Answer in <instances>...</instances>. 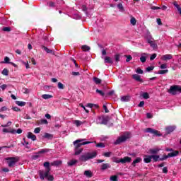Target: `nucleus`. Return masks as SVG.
<instances>
[{"label": "nucleus", "instance_id": "nucleus-1", "mask_svg": "<svg viewBox=\"0 0 181 181\" xmlns=\"http://www.w3.org/2000/svg\"><path fill=\"white\" fill-rule=\"evenodd\" d=\"M44 166L46 168L45 171H40V177L42 180H45V178L47 179V180L53 181L54 180V177L53 175H50V163L45 162L44 163Z\"/></svg>", "mask_w": 181, "mask_h": 181}, {"label": "nucleus", "instance_id": "nucleus-2", "mask_svg": "<svg viewBox=\"0 0 181 181\" xmlns=\"http://www.w3.org/2000/svg\"><path fill=\"white\" fill-rule=\"evenodd\" d=\"M179 155V151H175L173 153H169L168 156H164V158H160L158 155H151V159L154 160V162H158V160H165V159H168V158H173V156H177Z\"/></svg>", "mask_w": 181, "mask_h": 181}, {"label": "nucleus", "instance_id": "nucleus-3", "mask_svg": "<svg viewBox=\"0 0 181 181\" xmlns=\"http://www.w3.org/2000/svg\"><path fill=\"white\" fill-rule=\"evenodd\" d=\"M96 156H97V151L86 153L80 156L79 160H81V162H87V160H89V159H93Z\"/></svg>", "mask_w": 181, "mask_h": 181}, {"label": "nucleus", "instance_id": "nucleus-4", "mask_svg": "<svg viewBox=\"0 0 181 181\" xmlns=\"http://www.w3.org/2000/svg\"><path fill=\"white\" fill-rule=\"evenodd\" d=\"M169 94L171 95H176L177 94H181V86L179 85H174L170 87V89L168 90Z\"/></svg>", "mask_w": 181, "mask_h": 181}, {"label": "nucleus", "instance_id": "nucleus-5", "mask_svg": "<svg viewBox=\"0 0 181 181\" xmlns=\"http://www.w3.org/2000/svg\"><path fill=\"white\" fill-rule=\"evenodd\" d=\"M131 138V133H124V135L117 138V139L115 141V145H119V144H122V142H125L127 139H129Z\"/></svg>", "mask_w": 181, "mask_h": 181}, {"label": "nucleus", "instance_id": "nucleus-6", "mask_svg": "<svg viewBox=\"0 0 181 181\" xmlns=\"http://www.w3.org/2000/svg\"><path fill=\"white\" fill-rule=\"evenodd\" d=\"M86 139H77L74 141V149H80L82 145H88V144H91V141H83Z\"/></svg>", "mask_w": 181, "mask_h": 181}, {"label": "nucleus", "instance_id": "nucleus-7", "mask_svg": "<svg viewBox=\"0 0 181 181\" xmlns=\"http://www.w3.org/2000/svg\"><path fill=\"white\" fill-rule=\"evenodd\" d=\"M5 160H7V163L9 166V168H13L16 163L19 161V158L18 157H8L6 158Z\"/></svg>", "mask_w": 181, "mask_h": 181}, {"label": "nucleus", "instance_id": "nucleus-8", "mask_svg": "<svg viewBox=\"0 0 181 181\" xmlns=\"http://www.w3.org/2000/svg\"><path fill=\"white\" fill-rule=\"evenodd\" d=\"M146 39L147 42L150 44V46L153 47V49H156L158 47V45L155 43V40L152 38V35H151V33H149L148 31L147 32Z\"/></svg>", "mask_w": 181, "mask_h": 181}, {"label": "nucleus", "instance_id": "nucleus-9", "mask_svg": "<svg viewBox=\"0 0 181 181\" xmlns=\"http://www.w3.org/2000/svg\"><path fill=\"white\" fill-rule=\"evenodd\" d=\"M144 132H147L149 134H153V135H155L156 136H161L162 134H160V133L159 132V131L153 129L152 128H146L144 129Z\"/></svg>", "mask_w": 181, "mask_h": 181}, {"label": "nucleus", "instance_id": "nucleus-10", "mask_svg": "<svg viewBox=\"0 0 181 181\" xmlns=\"http://www.w3.org/2000/svg\"><path fill=\"white\" fill-rule=\"evenodd\" d=\"M86 107H88V108H90L93 114H95V111H94L95 110H98V105H95L93 103H88Z\"/></svg>", "mask_w": 181, "mask_h": 181}, {"label": "nucleus", "instance_id": "nucleus-11", "mask_svg": "<svg viewBox=\"0 0 181 181\" xmlns=\"http://www.w3.org/2000/svg\"><path fill=\"white\" fill-rule=\"evenodd\" d=\"M110 121V117H104L102 116L101 117H99V124H107Z\"/></svg>", "mask_w": 181, "mask_h": 181}, {"label": "nucleus", "instance_id": "nucleus-12", "mask_svg": "<svg viewBox=\"0 0 181 181\" xmlns=\"http://www.w3.org/2000/svg\"><path fill=\"white\" fill-rule=\"evenodd\" d=\"M3 132L4 133V134H8V133H9V134H16V129H12V128H8V129H6V128H4V129H3Z\"/></svg>", "mask_w": 181, "mask_h": 181}, {"label": "nucleus", "instance_id": "nucleus-13", "mask_svg": "<svg viewBox=\"0 0 181 181\" xmlns=\"http://www.w3.org/2000/svg\"><path fill=\"white\" fill-rule=\"evenodd\" d=\"M175 129H176V126H168L165 127V132L166 134H172Z\"/></svg>", "mask_w": 181, "mask_h": 181}, {"label": "nucleus", "instance_id": "nucleus-14", "mask_svg": "<svg viewBox=\"0 0 181 181\" xmlns=\"http://www.w3.org/2000/svg\"><path fill=\"white\" fill-rule=\"evenodd\" d=\"M102 59H104V62L105 64L108 63L109 64H112V63H114V61H112V58L110 57H102Z\"/></svg>", "mask_w": 181, "mask_h": 181}, {"label": "nucleus", "instance_id": "nucleus-15", "mask_svg": "<svg viewBox=\"0 0 181 181\" xmlns=\"http://www.w3.org/2000/svg\"><path fill=\"white\" fill-rule=\"evenodd\" d=\"M131 160H132V158L131 157H124L123 158H121V163H131Z\"/></svg>", "mask_w": 181, "mask_h": 181}, {"label": "nucleus", "instance_id": "nucleus-16", "mask_svg": "<svg viewBox=\"0 0 181 181\" xmlns=\"http://www.w3.org/2000/svg\"><path fill=\"white\" fill-rule=\"evenodd\" d=\"M132 77L136 81H139L140 83H144V80H142V78H141V76H139L138 74H133L132 76Z\"/></svg>", "mask_w": 181, "mask_h": 181}, {"label": "nucleus", "instance_id": "nucleus-17", "mask_svg": "<svg viewBox=\"0 0 181 181\" xmlns=\"http://www.w3.org/2000/svg\"><path fill=\"white\" fill-rule=\"evenodd\" d=\"M42 49H43V50H45V52H46V53H49L50 54H55L54 52L50 49H49L47 47L45 46V45H42L41 46Z\"/></svg>", "mask_w": 181, "mask_h": 181}, {"label": "nucleus", "instance_id": "nucleus-18", "mask_svg": "<svg viewBox=\"0 0 181 181\" xmlns=\"http://www.w3.org/2000/svg\"><path fill=\"white\" fill-rule=\"evenodd\" d=\"M110 168H111V165H110V163H103L100 166L101 170H105L107 169H110Z\"/></svg>", "mask_w": 181, "mask_h": 181}, {"label": "nucleus", "instance_id": "nucleus-19", "mask_svg": "<svg viewBox=\"0 0 181 181\" xmlns=\"http://www.w3.org/2000/svg\"><path fill=\"white\" fill-rule=\"evenodd\" d=\"M144 161L145 163H151L152 162V158L151 156H144Z\"/></svg>", "mask_w": 181, "mask_h": 181}, {"label": "nucleus", "instance_id": "nucleus-20", "mask_svg": "<svg viewBox=\"0 0 181 181\" xmlns=\"http://www.w3.org/2000/svg\"><path fill=\"white\" fill-rule=\"evenodd\" d=\"M63 163V161L58 160L51 163V166H60Z\"/></svg>", "mask_w": 181, "mask_h": 181}, {"label": "nucleus", "instance_id": "nucleus-21", "mask_svg": "<svg viewBox=\"0 0 181 181\" xmlns=\"http://www.w3.org/2000/svg\"><path fill=\"white\" fill-rule=\"evenodd\" d=\"M83 175L86 176V177H93V172L91 170H85Z\"/></svg>", "mask_w": 181, "mask_h": 181}, {"label": "nucleus", "instance_id": "nucleus-22", "mask_svg": "<svg viewBox=\"0 0 181 181\" xmlns=\"http://www.w3.org/2000/svg\"><path fill=\"white\" fill-rule=\"evenodd\" d=\"M27 138L32 139V141H36V135L33 134L32 132H28Z\"/></svg>", "mask_w": 181, "mask_h": 181}, {"label": "nucleus", "instance_id": "nucleus-23", "mask_svg": "<svg viewBox=\"0 0 181 181\" xmlns=\"http://www.w3.org/2000/svg\"><path fill=\"white\" fill-rule=\"evenodd\" d=\"M77 162H78L77 160L72 159L67 163V165L68 166H74V165H76Z\"/></svg>", "mask_w": 181, "mask_h": 181}, {"label": "nucleus", "instance_id": "nucleus-24", "mask_svg": "<svg viewBox=\"0 0 181 181\" xmlns=\"http://www.w3.org/2000/svg\"><path fill=\"white\" fill-rule=\"evenodd\" d=\"M171 59H173V56H172V54H165L162 57V60L164 61L170 60Z\"/></svg>", "mask_w": 181, "mask_h": 181}, {"label": "nucleus", "instance_id": "nucleus-25", "mask_svg": "<svg viewBox=\"0 0 181 181\" xmlns=\"http://www.w3.org/2000/svg\"><path fill=\"white\" fill-rule=\"evenodd\" d=\"M173 5L175 6V8H176V9H177L178 13H179V14L180 15V16H181V7H180V6L179 4H177V2H176V1H174V2H173Z\"/></svg>", "mask_w": 181, "mask_h": 181}, {"label": "nucleus", "instance_id": "nucleus-26", "mask_svg": "<svg viewBox=\"0 0 181 181\" xmlns=\"http://www.w3.org/2000/svg\"><path fill=\"white\" fill-rule=\"evenodd\" d=\"M142 160V158H137L135 160L133 161L132 163V166L135 168L136 166V163H139Z\"/></svg>", "mask_w": 181, "mask_h": 181}, {"label": "nucleus", "instance_id": "nucleus-27", "mask_svg": "<svg viewBox=\"0 0 181 181\" xmlns=\"http://www.w3.org/2000/svg\"><path fill=\"white\" fill-rule=\"evenodd\" d=\"M160 151L159 148H151L148 151L149 153H151L152 155L156 154Z\"/></svg>", "mask_w": 181, "mask_h": 181}, {"label": "nucleus", "instance_id": "nucleus-28", "mask_svg": "<svg viewBox=\"0 0 181 181\" xmlns=\"http://www.w3.org/2000/svg\"><path fill=\"white\" fill-rule=\"evenodd\" d=\"M16 104L19 107H25L26 105V102H22L19 100L16 101Z\"/></svg>", "mask_w": 181, "mask_h": 181}, {"label": "nucleus", "instance_id": "nucleus-29", "mask_svg": "<svg viewBox=\"0 0 181 181\" xmlns=\"http://www.w3.org/2000/svg\"><path fill=\"white\" fill-rule=\"evenodd\" d=\"M81 49L83 52H90L91 48L88 45H83Z\"/></svg>", "mask_w": 181, "mask_h": 181}, {"label": "nucleus", "instance_id": "nucleus-30", "mask_svg": "<svg viewBox=\"0 0 181 181\" xmlns=\"http://www.w3.org/2000/svg\"><path fill=\"white\" fill-rule=\"evenodd\" d=\"M42 98H43L44 100H49L50 98H53V95L44 94L42 95Z\"/></svg>", "mask_w": 181, "mask_h": 181}, {"label": "nucleus", "instance_id": "nucleus-31", "mask_svg": "<svg viewBox=\"0 0 181 181\" xmlns=\"http://www.w3.org/2000/svg\"><path fill=\"white\" fill-rule=\"evenodd\" d=\"M43 138H45L47 139H52L53 138V135L49 133H45L43 136Z\"/></svg>", "mask_w": 181, "mask_h": 181}, {"label": "nucleus", "instance_id": "nucleus-32", "mask_svg": "<svg viewBox=\"0 0 181 181\" xmlns=\"http://www.w3.org/2000/svg\"><path fill=\"white\" fill-rule=\"evenodd\" d=\"M95 144H96L97 148H105V144L104 143H98L97 141H94Z\"/></svg>", "mask_w": 181, "mask_h": 181}, {"label": "nucleus", "instance_id": "nucleus-33", "mask_svg": "<svg viewBox=\"0 0 181 181\" xmlns=\"http://www.w3.org/2000/svg\"><path fill=\"white\" fill-rule=\"evenodd\" d=\"M74 151H75V153L74 155L77 156V155H80V153H81V152H83V148H74Z\"/></svg>", "mask_w": 181, "mask_h": 181}, {"label": "nucleus", "instance_id": "nucleus-34", "mask_svg": "<svg viewBox=\"0 0 181 181\" xmlns=\"http://www.w3.org/2000/svg\"><path fill=\"white\" fill-rule=\"evenodd\" d=\"M141 96L143 98H144V100H148V98H149V93H148V92L143 93Z\"/></svg>", "mask_w": 181, "mask_h": 181}, {"label": "nucleus", "instance_id": "nucleus-35", "mask_svg": "<svg viewBox=\"0 0 181 181\" xmlns=\"http://www.w3.org/2000/svg\"><path fill=\"white\" fill-rule=\"evenodd\" d=\"M169 70L165 69V70H160L157 72V74H166V73H168Z\"/></svg>", "mask_w": 181, "mask_h": 181}, {"label": "nucleus", "instance_id": "nucleus-36", "mask_svg": "<svg viewBox=\"0 0 181 181\" xmlns=\"http://www.w3.org/2000/svg\"><path fill=\"white\" fill-rule=\"evenodd\" d=\"M93 81L96 84H101V79L97 78V77H93Z\"/></svg>", "mask_w": 181, "mask_h": 181}, {"label": "nucleus", "instance_id": "nucleus-37", "mask_svg": "<svg viewBox=\"0 0 181 181\" xmlns=\"http://www.w3.org/2000/svg\"><path fill=\"white\" fill-rule=\"evenodd\" d=\"M74 124L76 126V127H80V125H81L83 124V122L79 121V120H75L74 121Z\"/></svg>", "mask_w": 181, "mask_h": 181}, {"label": "nucleus", "instance_id": "nucleus-38", "mask_svg": "<svg viewBox=\"0 0 181 181\" xmlns=\"http://www.w3.org/2000/svg\"><path fill=\"white\" fill-rule=\"evenodd\" d=\"M130 23H132L133 26H135L136 25V19H135L134 17H132L130 20Z\"/></svg>", "mask_w": 181, "mask_h": 181}, {"label": "nucleus", "instance_id": "nucleus-39", "mask_svg": "<svg viewBox=\"0 0 181 181\" xmlns=\"http://www.w3.org/2000/svg\"><path fill=\"white\" fill-rule=\"evenodd\" d=\"M1 74H3V76H8L9 74V71L7 69H4Z\"/></svg>", "mask_w": 181, "mask_h": 181}, {"label": "nucleus", "instance_id": "nucleus-40", "mask_svg": "<svg viewBox=\"0 0 181 181\" xmlns=\"http://www.w3.org/2000/svg\"><path fill=\"white\" fill-rule=\"evenodd\" d=\"M96 93L98 94H100V95H102V97H104V95H105V93L100 89H96Z\"/></svg>", "mask_w": 181, "mask_h": 181}, {"label": "nucleus", "instance_id": "nucleus-41", "mask_svg": "<svg viewBox=\"0 0 181 181\" xmlns=\"http://www.w3.org/2000/svg\"><path fill=\"white\" fill-rule=\"evenodd\" d=\"M121 101H124V102L129 101V96H122L121 98Z\"/></svg>", "mask_w": 181, "mask_h": 181}, {"label": "nucleus", "instance_id": "nucleus-42", "mask_svg": "<svg viewBox=\"0 0 181 181\" xmlns=\"http://www.w3.org/2000/svg\"><path fill=\"white\" fill-rule=\"evenodd\" d=\"M124 57L127 58L126 59L127 63H129V62H131V60H132V56L131 55H124Z\"/></svg>", "mask_w": 181, "mask_h": 181}, {"label": "nucleus", "instance_id": "nucleus-43", "mask_svg": "<svg viewBox=\"0 0 181 181\" xmlns=\"http://www.w3.org/2000/svg\"><path fill=\"white\" fill-rule=\"evenodd\" d=\"M117 8H118V9H119V11H121L122 12H124V6H122V3H119L117 5Z\"/></svg>", "mask_w": 181, "mask_h": 181}, {"label": "nucleus", "instance_id": "nucleus-44", "mask_svg": "<svg viewBox=\"0 0 181 181\" xmlns=\"http://www.w3.org/2000/svg\"><path fill=\"white\" fill-rule=\"evenodd\" d=\"M40 158V153L38 152V153H35L33 156V159H37Z\"/></svg>", "mask_w": 181, "mask_h": 181}, {"label": "nucleus", "instance_id": "nucleus-45", "mask_svg": "<svg viewBox=\"0 0 181 181\" xmlns=\"http://www.w3.org/2000/svg\"><path fill=\"white\" fill-rule=\"evenodd\" d=\"M58 88H59V90H64V85H63V83H62V82H59L58 83Z\"/></svg>", "mask_w": 181, "mask_h": 181}, {"label": "nucleus", "instance_id": "nucleus-46", "mask_svg": "<svg viewBox=\"0 0 181 181\" xmlns=\"http://www.w3.org/2000/svg\"><path fill=\"white\" fill-rule=\"evenodd\" d=\"M111 181H118V176L117 175H112L110 177Z\"/></svg>", "mask_w": 181, "mask_h": 181}, {"label": "nucleus", "instance_id": "nucleus-47", "mask_svg": "<svg viewBox=\"0 0 181 181\" xmlns=\"http://www.w3.org/2000/svg\"><path fill=\"white\" fill-rule=\"evenodd\" d=\"M112 154V153H111V152H106V153H104L103 155L105 158H110Z\"/></svg>", "mask_w": 181, "mask_h": 181}, {"label": "nucleus", "instance_id": "nucleus-48", "mask_svg": "<svg viewBox=\"0 0 181 181\" xmlns=\"http://www.w3.org/2000/svg\"><path fill=\"white\" fill-rule=\"evenodd\" d=\"M22 64H24V66H25V69H30V66H29V62H28V61L26 62H25L24 61H21Z\"/></svg>", "mask_w": 181, "mask_h": 181}, {"label": "nucleus", "instance_id": "nucleus-49", "mask_svg": "<svg viewBox=\"0 0 181 181\" xmlns=\"http://www.w3.org/2000/svg\"><path fill=\"white\" fill-rule=\"evenodd\" d=\"M119 57H120L119 54H117L115 55V60L117 63H118V62H119Z\"/></svg>", "mask_w": 181, "mask_h": 181}, {"label": "nucleus", "instance_id": "nucleus-50", "mask_svg": "<svg viewBox=\"0 0 181 181\" xmlns=\"http://www.w3.org/2000/svg\"><path fill=\"white\" fill-rule=\"evenodd\" d=\"M47 152H49V149L45 148V149H42L41 151H38V153H40H40H46Z\"/></svg>", "mask_w": 181, "mask_h": 181}, {"label": "nucleus", "instance_id": "nucleus-51", "mask_svg": "<svg viewBox=\"0 0 181 181\" xmlns=\"http://www.w3.org/2000/svg\"><path fill=\"white\" fill-rule=\"evenodd\" d=\"M4 32H11V27H4L2 28Z\"/></svg>", "mask_w": 181, "mask_h": 181}, {"label": "nucleus", "instance_id": "nucleus-52", "mask_svg": "<svg viewBox=\"0 0 181 181\" xmlns=\"http://www.w3.org/2000/svg\"><path fill=\"white\" fill-rule=\"evenodd\" d=\"M153 69H155V66H148L146 69V71H152V70H153Z\"/></svg>", "mask_w": 181, "mask_h": 181}, {"label": "nucleus", "instance_id": "nucleus-53", "mask_svg": "<svg viewBox=\"0 0 181 181\" xmlns=\"http://www.w3.org/2000/svg\"><path fill=\"white\" fill-rule=\"evenodd\" d=\"M138 74H144V71L141 68H138L136 71Z\"/></svg>", "mask_w": 181, "mask_h": 181}, {"label": "nucleus", "instance_id": "nucleus-54", "mask_svg": "<svg viewBox=\"0 0 181 181\" xmlns=\"http://www.w3.org/2000/svg\"><path fill=\"white\" fill-rule=\"evenodd\" d=\"M140 61L141 62V63H145V62H146V57L141 56L140 57Z\"/></svg>", "mask_w": 181, "mask_h": 181}, {"label": "nucleus", "instance_id": "nucleus-55", "mask_svg": "<svg viewBox=\"0 0 181 181\" xmlns=\"http://www.w3.org/2000/svg\"><path fill=\"white\" fill-rule=\"evenodd\" d=\"M23 91L24 94H29V93H30V90L26 88H23Z\"/></svg>", "mask_w": 181, "mask_h": 181}, {"label": "nucleus", "instance_id": "nucleus-56", "mask_svg": "<svg viewBox=\"0 0 181 181\" xmlns=\"http://www.w3.org/2000/svg\"><path fill=\"white\" fill-rule=\"evenodd\" d=\"M9 60H10L9 57H6L4 58V63L10 64L11 62H9Z\"/></svg>", "mask_w": 181, "mask_h": 181}, {"label": "nucleus", "instance_id": "nucleus-57", "mask_svg": "<svg viewBox=\"0 0 181 181\" xmlns=\"http://www.w3.org/2000/svg\"><path fill=\"white\" fill-rule=\"evenodd\" d=\"M113 162H115V163H121V158H116L114 159Z\"/></svg>", "mask_w": 181, "mask_h": 181}, {"label": "nucleus", "instance_id": "nucleus-58", "mask_svg": "<svg viewBox=\"0 0 181 181\" xmlns=\"http://www.w3.org/2000/svg\"><path fill=\"white\" fill-rule=\"evenodd\" d=\"M103 110L106 114L110 112V110H108V108L107 107L106 105H103Z\"/></svg>", "mask_w": 181, "mask_h": 181}, {"label": "nucleus", "instance_id": "nucleus-59", "mask_svg": "<svg viewBox=\"0 0 181 181\" xmlns=\"http://www.w3.org/2000/svg\"><path fill=\"white\" fill-rule=\"evenodd\" d=\"M40 132V127H37V128L35 129V130H34L35 134H39Z\"/></svg>", "mask_w": 181, "mask_h": 181}, {"label": "nucleus", "instance_id": "nucleus-60", "mask_svg": "<svg viewBox=\"0 0 181 181\" xmlns=\"http://www.w3.org/2000/svg\"><path fill=\"white\" fill-rule=\"evenodd\" d=\"M12 110H13V111H16V112L21 111V109H19V107H12Z\"/></svg>", "mask_w": 181, "mask_h": 181}, {"label": "nucleus", "instance_id": "nucleus-61", "mask_svg": "<svg viewBox=\"0 0 181 181\" xmlns=\"http://www.w3.org/2000/svg\"><path fill=\"white\" fill-rule=\"evenodd\" d=\"M156 58V54H153L150 57V60H155Z\"/></svg>", "mask_w": 181, "mask_h": 181}, {"label": "nucleus", "instance_id": "nucleus-62", "mask_svg": "<svg viewBox=\"0 0 181 181\" xmlns=\"http://www.w3.org/2000/svg\"><path fill=\"white\" fill-rule=\"evenodd\" d=\"M82 10L83 11V12H86V13H87V6L83 5Z\"/></svg>", "mask_w": 181, "mask_h": 181}, {"label": "nucleus", "instance_id": "nucleus-63", "mask_svg": "<svg viewBox=\"0 0 181 181\" xmlns=\"http://www.w3.org/2000/svg\"><path fill=\"white\" fill-rule=\"evenodd\" d=\"M6 87H8V85L6 84H3L0 86V88H1V90H6Z\"/></svg>", "mask_w": 181, "mask_h": 181}, {"label": "nucleus", "instance_id": "nucleus-64", "mask_svg": "<svg viewBox=\"0 0 181 181\" xmlns=\"http://www.w3.org/2000/svg\"><path fill=\"white\" fill-rule=\"evenodd\" d=\"M72 76H80V72L72 71Z\"/></svg>", "mask_w": 181, "mask_h": 181}]
</instances>
